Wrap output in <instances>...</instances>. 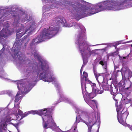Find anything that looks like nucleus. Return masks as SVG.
<instances>
[{"mask_svg":"<svg viewBox=\"0 0 132 132\" xmlns=\"http://www.w3.org/2000/svg\"><path fill=\"white\" fill-rule=\"evenodd\" d=\"M5 50V48L4 47L2 49V50L0 51V55H1L3 54Z\"/></svg>","mask_w":132,"mask_h":132,"instance_id":"24","label":"nucleus"},{"mask_svg":"<svg viewBox=\"0 0 132 132\" xmlns=\"http://www.w3.org/2000/svg\"><path fill=\"white\" fill-rule=\"evenodd\" d=\"M114 71L113 73L112 74L111 79L116 81L117 79V77L118 76V73L120 72V70H117V69L118 68V66L114 65Z\"/></svg>","mask_w":132,"mask_h":132,"instance_id":"14","label":"nucleus"},{"mask_svg":"<svg viewBox=\"0 0 132 132\" xmlns=\"http://www.w3.org/2000/svg\"><path fill=\"white\" fill-rule=\"evenodd\" d=\"M21 48H13L11 55L16 61L17 68L20 69L25 67H27L25 72V76L28 78L27 79L18 80L17 82L18 88L19 90L15 96L14 107L18 109L21 100L23 96V93L29 92L35 85L39 79L44 81L53 82L59 92L60 85L55 76L52 68L49 67V62L43 56L38 55L36 51H29L28 54L32 55L38 62L34 60V58L29 60L23 53L20 52Z\"/></svg>","mask_w":132,"mask_h":132,"instance_id":"1","label":"nucleus"},{"mask_svg":"<svg viewBox=\"0 0 132 132\" xmlns=\"http://www.w3.org/2000/svg\"><path fill=\"white\" fill-rule=\"evenodd\" d=\"M49 13H47V18H48V17H50V16H52V15H51V14H50L49 15V16H48V15H49Z\"/></svg>","mask_w":132,"mask_h":132,"instance_id":"28","label":"nucleus"},{"mask_svg":"<svg viewBox=\"0 0 132 132\" xmlns=\"http://www.w3.org/2000/svg\"><path fill=\"white\" fill-rule=\"evenodd\" d=\"M84 67H82V66L80 70V74L81 75V73L83 70L82 69Z\"/></svg>","mask_w":132,"mask_h":132,"instance_id":"26","label":"nucleus"},{"mask_svg":"<svg viewBox=\"0 0 132 132\" xmlns=\"http://www.w3.org/2000/svg\"><path fill=\"white\" fill-rule=\"evenodd\" d=\"M17 130H18V132H19V131L18 130V129H17Z\"/></svg>","mask_w":132,"mask_h":132,"instance_id":"33","label":"nucleus"},{"mask_svg":"<svg viewBox=\"0 0 132 132\" xmlns=\"http://www.w3.org/2000/svg\"><path fill=\"white\" fill-rule=\"evenodd\" d=\"M128 43L127 42L125 43Z\"/></svg>","mask_w":132,"mask_h":132,"instance_id":"36","label":"nucleus"},{"mask_svg":"<svg viewBox=\"0 0 132 132\" xmlns=\"http://www.w3.org/2000/svg\"><path fill=\"white\" fill-rule=\"evenodd\" d=\"M78 41L75 43L76 44L78 45V49L81 53L83 63L82 67L87 63V58L90 56V55L94 53L96 50L91 51L89 47L90 46H95L98 45H102L103 44H96L94 45H89L88 43L86 41H82L81 42L78 38Z\"/></svg>","mask_w":132,"mask_h":132,"instance_id":"7","label":"nucleus"},{"mask_svg":"<svg viewBox=\"0 0 132 132\" xmlns=\"http://www.w3.org/2000/svg\"><path fill=\"white\" fill-rule=\"evenodd\" d=\"M131 99H128L127 98H124L123 97L122 99V100L120 102V104H121L122 105V103L123 102V103L127 104L130 103L131 102Z\"/></svg>","mask_w":132,"mask_h":132,"instance_id":"17","label":"nucleus"},{"mask_svg":"<svg viewBox=\"0 0 132 132\" xmlns=\"http://www.w3.org/2000/svg\"><path fill=\"white\" fill-rule=\"evenodd\" d=\"M117 112V118L119 122L123 125L127 126V124L124 121L123 119H125L128 115L126 109H124L122 108V105L120 104L116 108Z\"/></svg>","mask_w":132,"mask_h":132,"instance_id":"9","label":"nucleus"},{"mask_svg":"<svg viewBox=\"0 0 132 132\" xmlns=\"http://www.w3.org/2000/svg\"><path fill=\"white\" fill-rule=\"evenodd\" d=\"M52 109L50 108H45L38 110H31L28 112H26L21 117L20 120L27 116L29 114H37L41 116L43 120V126L45 129L48 128H55L56 131V124L55 123L52 116Z\"/></svg>","mask_w":132,"mask_h":132,"instance_id":"6","label":"nucleus"},{"mask_svg":"<svg viewBox=\"0 0 132 132\" xmlns=\"http://www.w3.org/2000/svg\"><path fill=\"white\" fill-rule=\"evenodd\" d=\"M120 72L121 73L122 80H126L132 75V72L127 67L122 68Z\"/></svg>","mask_w":132,"mask_h":132,"instance_id":"13","label":"nucleus"},{"mask_svg":"<svg viewBox=\"0 0 132 132\" xmlns=\"http://www.w3.org/2000/svg\"><path fill=\"white\" fill-rule=\"evenodd\" d=\"M11 120L8 110L0 108V132H3V130H6L7 123L10 122ZM8 131L11 132L9 130Z\"/></svg>","mask_w":132,"mask_h":132,"instance_id":"8","label":"nucleus"},{"mask_svg":"<svg viewBox=\"0 0 132 132\" xmlns=\"http://www.w3.org/2000/svg\"><path fill=\"white\" fill-rule=\"evenodd\" d=\"M15 44H14V45H13V46H14V45H15Z\"/></svg>","mask_w":132,"mask_h":132,"instance_id":"35","label":"nucleus"},{"mask_svg":"<svg viewBox=\"0 0 132 132\" xmlns=\"http://www.w3.org/2000/svg\"><path fill=\"white\" fill-rule=\"evenodd\" d=\"M16 29H13L10 30L9 28H3L0 32V40H2L3 38L9 35H10Z\"/></svg>","mask_w":132,"mask_h":132,"instance_id":"12","label":"nucleus"},{"mask_svg":"<svg viewBox=\"0 0 132 132\" xmlns=\"http://www.w3.org/2000/svg\"><path fill=\"white\" fill-rule=\"evenodd\" d=\"M82 76L83 78L81 77V82L82 93L84 100L86 103L95 111H96V109L97 110V102L95 100H91V99L93 98L94 96H93V93H89L87 91L86 85L88 84L89 85L91 86L92 88V92L96 94H101L103 93V91L101 90L100 91L97 88L96 89L95 84L92 83L88 79V74L87 73L84 71Z\"/></svg>","mask_w":132,"mask_h":132,"instance_id":"5","label":"nucleus"},{"mask_svg":"<svg viewBox=\"0 0 132 132\" xmlns=\"http://www.w3.org/2000/svg\"><path fill=\"white\" fill-rule=\"evenodd\" d=\"M96 80L98 82L100 86V90L97 88L100 91L101 90L103 91V90H109V87L107 82L105 81L104 76L102 75L98 74L95 77ZM97 88L96 87V89Z\"/></svg>","mask_w":132,"mask_h":132,"instance_id":"11","label":"nucleus"},{"mask_svg":"<svg viewBox=\"0 0 132 132\" xmlns=\"http://www.w3.org/2000/svg\"><path fill=\"white\" fill-rule=\"evenodd\" d=\"M5 23H7V22H5Z\"/></svg>","mask_w":132,"mask_h":132,"instance_id":"34","label":"nucleus"},{"mask_svg":"<svg viewBox=\"0 0 132 132\" xmlns=\"http://www.w3.org/2000/svg\"><path fill=\"white\" fill-rule=\"evenodd\" d=\"M122 42V41H117L116 42H115L113 44V45L115 47V48L116 49L117 46L118 45L120 44Z\"/></svg>","mask_w":132,"mask_h":132,"instance_id":"22","label":"nucleus"},{"mask_svg":"<svg viewBox=\"0 0 132 132\" xmlns=\"http://www.w3.org/2000/svg\"><path fill=\"white\" fill-rule=\"evenodd\" d=\"M131 83H132V75L126 80H121L119 82L118 87L119 90H121L123 88L126 90V93L129 94L131 92L132 90V85L131 84Z\"/></svg>","mask_w":132,"mask_h":132,"instance_id":"10","label":"nucleus"},{"mask_svg":"<svg viewBox=\"0 0 132 132\" xmlns=\"http://www.w3.org/2000/svg\"><path fill=\"white\" fill-rule=\"evenodd\" d=\"M131 47H132V44L130 45Z\"/></svg>","mask_w":132,"mask_h":132,"instance_id":"32","label":"nucleus"},{"mask_svg":"<svg viewBox=\"0 0 132 132\" xmlns=\"http://www.w3.org/2000/svg\"><path fill=\"white\" fill-rule=\"evenodd\" d=\"M106 48H103L101 50H104V51H105L106 50Z\"/></svg>","mask_w":132,"mask_h":132,"instance_id":"29","label":"nucleus"},{"mask_svg":"<svg viewBox=\"0 0 132 132\" xmlns=\"http://www.w3.org/2000/svg\"><path fill=\"white\" fill-rule=\"evenodd\" d=\"M3 12V10H2L1 9H0V12Z\"/></svg>","mask_w":132,"mask_h":132,"instance_id":"30","label":"nucleus"},{"mask_svg":"<svg viewBox=\"0 0 132 132\" xmlns=\"http://www.w3.org/2000/svg\"><path fill=\"white\" fill-rule=\"evenodd\" d=\"M7 75L6 73L3 71H0V78L2 79H5Z\"/></svg>","mask_w":132,"mask_h":132,"instance_id":"21","label":"nucleus"},{"mask_svg":"<svg viewBox=\"0 0 132 132\" xmlns=\"http://www.w3.org/2000/svg\"><path fill=\"white\" fill-rule=\"evenodd\" d=\"M15 108L16 110L15 112V114L14 115V116H16V120H19L20 117L19 115L22 117L23 116V113L21 110L19 109V108L18 109L16 107Z\"/></svg>","mask_w":132,"mask_h":132,"instance_id":"15","label":"nucleus"},{"mask_svg":"<svg viewBox=\"0 0 132 132\" xmlns=\"http://www.w3.org/2000/svg\"><path fill=\"white\" fill-rule=\"evenodd\" d=\"M26 43L25 45H24L25 47H26Z\"/></svg>","mask_w":132,"mask_h":132,"instance_id":"31","label":"nucleus"},{"mask_svg":"<svg viewBox=\"0 0 132 132\" xmlns=\"http://www.w3.org/2000/svg\"><path fill=\"white\" fill-rule=\"evenodd\" d=\"M54 21L56 23V27L52 25L49 28L44 29L42 31L40 35L32 40L28 49L29 51L32 52L34 53V51H36V53L41 56L36 50L35 46L40 42L45 41L47 39H50L56 34L59 31V25L60 24L64 27H70L74 26L75 28L79 29V31L77 34V39L75 43L78 41L79 37L81 42L82 40L85 41V40L86 39L85 29L84 26L81 24L73 22L68 24L63 17L61 16L55 17L53 20V22Z\"/></svg>","mask_w":132,"mask_h":132,"instance_id":"3","label":"nucleus"},{"mask_svg":"<svg viewBox=\"0 0 132 132\" xmlns=\"http://www.w3.org/2000/svg\"><path fill=\"white\" fill-rule=\"evenodd\" d=\"M14 8L15 10V6H14L10 7L8 8L5 9H1L3 10V12H0V15H1L0 17V20L2 19V20L4 21L13 18L14 19L13 23V26L14 27H17L19 25V23H23L26 21L29 20L25 25L21 24L20 29L16 31L17 39H19L26 33L28 32V36L27 35L25 36L27 37L34 32L36 27L35 23L34 21L30 19L28 14H25L21 11L16 12L14 10Z\"/></svg>","mask_w":132,"mask_h":132,"instance_id":"4","label":"nucleus"},{"mask_svg":"<svg viewBox=\"0 0 132 132\" xmlns=\"http://www.w3.org/2000/svg\"><path fill=\"white\" fill-rule=\"evenodd\" d=\"M93 72L95 77L98 74L97 73L96 71L94 68H93Z\"/></svg>","mask_w":132,"mask_h":132,"instance_id":"25","label":"nucleus"},{"mask_svg":"<svg viewBox=\"0 0 132 132\" xmlns=\"http://www.w3.org/2000/svg\"><path fill=\"white\" fill-rule=\"evenodd\" d=\"M131 55L132 57V50H131V52L126 57H123V59H126V58H127V59H128V57L129 56H131Z\"/></svg>","mask_w":132,"mask_h":132,"instance_id":"23","label":"nucleus"},{"mask_svg":"<svg viewBox=\"0 0 132 132\" xmlns=\"http://www.w3.org/2000/svg\"><path fill=\"white\" fill-rule=\"evenodd\" d=\"M23 121H22V122H20V121L18 123V124L19 125H20V124H21L22 123H23Z\"/></svg>","mask_w":132,"mask_h":132,"instance_id":"27","label":"nucleus"},{"mask_svg":"<svg viewBox=\"0 0 132 132\" xmlns=\"http://www.w3.org/2000/svg\"><path fill=\"white\" fill-rule=\"evenodd\" d=\"M5 94H8L9 96H12V92L10 90L3 91L0 92V95Z\"/></svg>","mask_w":132,"mask_h":132,"instance_id":"20","label":"nucleus"},{"mask_svg":"<svg viewBox=\"0 0 132 132\" xmlns=\"http://www.w3.org/2000/svg\"><path fill=\"white\" fill-rule=\"evenodd\" d=\"M99 63L103 66L104 73H107L108 72V70L106 63L105 62H103V61H100Z\"/></svg>","mask_w":132,"mask_h":132,"instance_id":"19","label":"nucleus"},{"mask_svg":"<svg viewBox=\"0 0 132 132\" xmlns=\"http://www.w3.org/2000/svg\"><path fill=\"white\" fill-rule=\"evenodd\" d=\"M57 7V6H54L52 4V5H48L46 6H44L43 7V8L44 9H44V10H45V11H48L51 9H53V7Z\"/></svg>","mask_w":132,"mask_h":132,"instance_id":"18","label":"nucleus"},{"mask_svg":"<svg viewBox=\"0 0 132 132\" xmlns=\"http://www.w3.org/2000/svg\"><path fill=\"white\" fill-rule=\"evenodd\" d=\"M118 90V88L114 86V88H112L111 89V93L113 95V98L114 100Z\"/></svg>","mask_w":132,"mask_h":132,"instance_id":"16","label":"nucleus"},{"mask_svg":"<svg viewBox=\"0 0 132 132\" xmlns=\"http://www.w3.org/2000/svg\"><path fill=\"white\" fill-rule=\"evenodd\" d=\"M60 96L59 102L64 101L74 107L77 116L73 126L75 128L73 132H99L100 122L98 114L96 117L95 112L88 114L80 109L73 101L67 98L64 95L60 86L59 92ZM56 132H68L63 131L59 128H56Z\"/></svg>","mask_w":132,"mask_h":132,"instance_id":"2","label":"nucleus"}]
</instances>
